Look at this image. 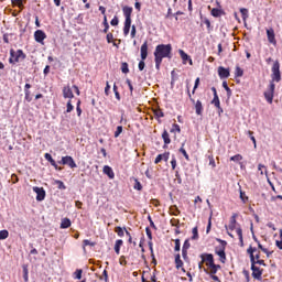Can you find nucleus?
<instances>
[{
	"label": "nucleus",
	"mask_w": 282,
	"mask_h": 282,
	"mask_svg": "<svg viewBox=\"0 0 282 282\" xmlns=\"http://www.w3.org/2000/svg\"><path fill=\"white\" fill-rule=\"evenodd\" d=\"M173 45L171 44H159L156 45L154 50V63H155V68L160 70V67L162 65V61L164 58H172L173 57Z\"/></svg>",
	"instance_id": "f257e3e1"
},
{
	"label": "nucleus",
	"mask_w": 282,
	"mask_h": 282,
	"mask_svg": "<svg viewBox=\"0 0 282 282\" xmlns=\"http://www.w3.org/2000/svg\"><path fill=\"white\" fill-rule=\"evenodd\" d=\"M237 217H239V215L232 214V216L230 217V220H229V225L225 226V228L227 230V235H229L231 237V239H235V236L231 232H232V230H236V232L238 235V239L240 241V246H241V248H243V229H241V227H237ZM228 230H230V231H228Z\"/></svg>",
	"instance_id": "f03ea898"
},
{
	"label": "nucleus",
	"mask_w": 282,
	"mask_h": 282,
	"mask_svg": "<svg viewBox=\"0 0 282 282\" xmlns=\"http://www.w3.org/2000/svg\"><path fill=\"white\" fill-rule=\"evenodd\" d=\"M247 252L250 257V261H251V276H253L256 279V281H263V269L257 267L254 263V252H257V248L254 247H249L247 249Z\"/></svg>",
	"instance_id": "7ed1b4c3"
},
{
	"label": "nucleus",
	"mask_w": 282,
	"mask_h": 282,
	"mask_svg": "<svg viewBox=\"0 0 282 282\" xmlns=\"http://www.w3.org/2000/svg\"><path fill=\"white\" fill-rule=\"evenodd\" d=\"M124 24H123V34L124 36H129V32H131V14H133V7L124 6L122 8Z\"/></svg>",
	"instance_id": "20e7f679"
},
{
	"label": "nucleus",
	"mask_w": 282,
	"mask_h": 282,
	"mask_svg": "<svg viewBox=\"0 0 282 282\" xmlns=\"http://www.w3.org/2000/svg\"><path fill=\"white\" fill-rule=\"evenodd\" d=\"M141 61L139 62V72H144V67H147V64L144 61H147V57L149 56V42H144L141 45Z\"/></svg>",
	"instance_id": "39448f33"
},
{
	"label": "nucleus",
	"mask_w": 282,
	"mask_h": 282,
	"mask_svg": "<svg viewBox=\"0 0 282 282\" xmlns=\"http://www.w3.org/2000/svg\"><path fill=\"white\" fill-rule=\"evenodd\" d=\"M19 61H25V53H23V50H18L15 52L14 48H11L9 63H11V65H14L19 63Z\"/></svg>",
	"instance_id": "423d86ee"
},
{
	"label": "nucleus",
	"mask_w": 282,
	"mask_h": 282,
	"mask_svg": "<svg viewBox=\"0 0 282 282\" xmlns=\"http://www.w3.org/2000/svg\"><path fill=\"white\" fill-rule=\"evenodd\" d=\"M271 72L272 80L270 83H281V64L279 63V61L273 63Z\"/></svg>",
	"instance_id": "0eeeda50"
},
{
	"label": "nucleus",
	"mask_w": 282,
	"mask_h": 282,
	"mask_svg": "<svg viewBox=\"0 0 282 282\" xmlns=\"http://www.w3.org/2000/svg\"><path fill=\"white\" fill-rule=\"evenodd\" d=\"M274 89H276V85L273 82H270L269 87L264 91V98L269 105H272L274 100Z\"/></svg>",
	"instance_id": "6e6552de"
},
{
	"label": "nucleus",
	"mask_w": 282,
	"mask_h": 282,
	"mask_svg": "<svg viewBox=\"0 0 282 282\" xmlns=\"http://www.w3.org/2000/svg\"><path fill=\"white\" fill-rule=\"evenodd\" d=\"M202 263H205L206 268H213L215 265V256L213 253H202Z\"/></svg>",
	"instance_id": "1a4fd4ad"
},
{
	"label": "nucleus",
	"mask_w": 282,
	"mask_h": 282,
	"mask_svg": "<svg viewBox=\"0 0 282 282\" xmlns=\"http://www.w3.org/2000/svg\"><path fill=\"white\" fill-rule=\"evenodd\" d=\"M187 96H188L191 102L194 104L196 116H202V113H204V106L202 105V100L195 101L193 99V96L191 95V90H187Z\"/></svg>",
	"instance_id": "9d476101"
},
{
	"label": "nucleus",
	"mask_w": 282,
	"mask_h": 282,
	"mask_svg": "<svg viewBox=\"0 0 282 282\" xmlns=\"http://www.w3.org/2000/svg\"><path fill=\"white\" fill-rule=\"evenodd\" d=\"M58 164H63L64 166H69V169H76V161L70 155L63 156Z\"/></svg>",
	"instance_id": "9b49d317"
},
{
	"label": "nucleus",
	"mask_w": 282,
	"mask_h": 282,
	"mask_svg": "<svg viewBox=\"0 0 282 282\" xmlns=\"http://www.w3.org/2000/svg\"><path fill=\"white\" fill-rule=\"evenodd\" d=\"M47 39V34H45V31L43 30H36L34 32V40L36 43H40L41 45H45L44 41Z\"/></svg>",
	"instance_id": "f8f14e48"
},
{
	"label": "nucleus",
	"mask_w": 282,
	"mask_h": 282,
	"mask_svg": "<svg viewBox=\"0 0 282 282\" xmlns=\"http://www.w3.org/2000/svg\"><path fill=\"white\" fill-rule=\"evenodd\" d=\"M174 263L176 270H182V272H186V269H184V261H182V256L180 253H176L174 257Z\"/></svg>",
	"instance_id": "ddd939ff"
},
{
	"label": "nucleus",
	"mask_w": 282,
	"mask_h": 282,
	"mask_svg": "<svg viewBox=\"0 0 282 282\" xmlns=\"http://www.w3.org/2000/svg\"><path fill=\"white\" fill-rule=\"evenodd\" d=\"M33 192L36 193V202H43L45 199V189L43 187H33Z\"/></svg>",
	"instance_id": "4468645a"
},
{
	"label": "nucleus",
	"mask_w": 282,
	"mask_h": 282,
	"mask_svg": "<svg viewBox=\"0 0 282 282\" xmlns=\"http://www.w3.org/2000/svg\"><path fill=\"white\" fill-rule=\"evenodd\" d=\"M204 272H206L207 274H209L210 279L215 282H221V280H219V276H217V272L215 268H208V269H204Z\"/></svg>",
	"instance_id": "2eb2a0df"
},
{
	"label": "nucleus",
	"mask_w": 282,
	"mask_h": 282,
	"mask_svg": "<svg viewBox=\"0 0 282 282\" xmlns=\"http://www.w3.org/2000/svg\"><path fill=\"white\" fill-rule=\"evenodd\" d=\"M219 246L215 247V254H218L219 252H226V246H228V242L221 239H217Z\"/></svg>",
	"instance_id": "dca6fc26"
},
{
	"label": "nucleus",
	"mask_w": 282,
	"mask_h": 282,
	"mask_svg": "<svg viewBox=\"0 0 282 282\" xmlns=\"http://www.w3.org/2000/svg\"><path fill=\"white\" fill-rule=\"evenodd\" d=\"M267 37L269 43H271V45H276V36L274 34V29L267 30Z\"/></svg>",
	"instance_id": "f3484780"
},
{
	"label": "nucleus",
	"mask_w": 282,
	"mask_h": 282,
	"mask_svg": "<svg viewBox=\"0 0 282 282\" xmlns=\"http://www.w3.org/2000/svg\"><path fill=\"white\" fill-rule=\"evenodd\" d=\"M30 89H32V85L25 84L24 85V100H26V102H32V93L30 91Z\"/></svg>",
	"instance_id": "a211bd4d"
},
{
	"label": "nucleus",
	"mask_w": 282,
	"mask_h": 282,
	"mask_svg": "<svg viewBox=\"0 0 282 282\" xmlns=\"http://www.w3.org/2000/svg\"><path fill=\"white\" fill-rule=\"evenodd\" d=\"M178 54L183 61V65H186V63H189V65H193V59L188 54H186V52H184V50H180Z\"/></svg>",
	"instance_id": "6ab92c4d"
},
{
	"label": "nucleus",
	"mask_w": 282,
	"mask_h": 282,
	"mask_svg": "<svg viewBox=\"0 0 282 282\" xmlns=\"http://www.w3.org/2000/svg\"><path fill=\"white\" fill-rule=\"evenodd\" d=\"M63 98H68L72 100L74 98V91H72V87L69 85L63 87Z\"/></svg>",
	"instance_id": "aec40b11"
},
{
	"label": "nucleus",
	"mask_w": 282,
	"mask_h": 282,
	"mask_svg": "<svg viewBox=\"0 0 282 282\" xmlns=\"http://www.w3.org/2000/svg\"><path fill=\"white\" fill-rule=\"evenodd\" d=\"M218 76L219 78H229L230 77V68H225L224 66L218 67Z\"/></svg>",
	"instance_id": "412c9836"
},
{
	"label": "nucleus",
	"mask_w": 282,
	"mask_h": 282,
	"mask_svg": "<svg viewBox=\"0 0 282 282\" xmlns=\"http://www.w3.org/2000/svg\"><path fill=\"white\" fill-rule=\"evenodd\" d=\"M171 156V152H164L163 154H159L155 160L154 164H160V162H169V158Z\"/></svg>",
	"instance_id": "4be33fe9"
},
{
	"label": "nucleus",
	"mask_w": 282,
	"mask_h": 282,
	"mask_svg": "<svg viewBox=\"0 0 282 282\" xmlns=\"http://www.w3.org/2000/svg\"><path fill=\"white\" fill-rule=\"evenodd\" d=\"M104 174L109 177V180H113L116 177V173H113V169L109 165L104 166Z\"/></svg>",
	"instance_id": "5701e85b"
},
{
	"label": "nucleus",
	"mask_w": 282,
	"mask_h": 282,
	"mask_svg": "<svg viewBox=\"0 0 282 282\" xmlns=\"http://www.w3.org/2000/svg\"><path fill=\"white\" fill-rule=\"evenodd\" d=\"M72 226V220L69 218H63L59 228L67 229Z\"/></svg>",
	"instance_id": "b1692460"
},
{
	"label": "nucleus",
	"mask_w": 282,
	"mask_h": 282,
	"mask_svg": "<svg viewBox=\"0 0 282 282\" xmlns=\"http://www.w3.org/2000/svg\"><path fill=\"white\" fill-rule=\"evenodd\" d=\"M162 139L164 141V145L171 144V135L169 134V131L164 130L162 133Z\"/></svg>",
	"instance_id": "393cba45"
},
{
	"label": "nucleus",
	"mask_w": 282,
	"mask_h": 282,
	"mask_svg": "<svg viewBox=\"0 0 282 282\" xmlns=\"http://www.w3.org/2000/svg\"><path fill=\"white\" fill-rule=\"evenodd\" d=\"M124 243V241H122V239H118L115 242V252L116 254H120V248H122V245Z\"/></svg>",
	"instance_id": "a878e982"
},
{
	"label": "nucleus",
	"mask_w": 282,
	"mask_h": 282,
	"mask_svg": "<svg viewBox=\"0 0 282 282\" xmlns=\"http://www.w3.org/2000/svg\"><path fill=\"white\" fill-rule=\"evenodd\" d=\"M73 279H75V281H80V279H83V269H77L73 273Z\"/></svg>",
	"instance_id": "bb28decb"
},
{
	"label": "nucleus",
	"mask_w": 282,
	"mask_h": 282,
	"mask_svg": "<svg viewBox=\"0 0 282 282\" xmlns=\"http://www.w3.org/2000/svg\"><path fill=\"white\" fill-rule=\"evenodd\" d=\"M221 14H224V10L218 9V8L212 9V17H215L217 19V18L221 17Z\"/></svg>",
	"instance_id": "cd10ccee"
},
{
	"label": "nucleus",
	"mask_w": 282,
	"mask_h": 282,
	"mask_svg": "<svg viewBox=\"0 0 282 282\" xmlns=\"http://www.w3.org/2000/svg\"><path fill=\"white\" fill-rule=\"evenodd\" d=\"M127 231V228L126 227H116L115 228V232L118 235V237H124V232Z\"/></svg>",
	"instance_id": "c85d7f7f"
},
{
	"label": "nucleus",
	"mask_w": 282,
	"mask_h": 282,
	"mask_svg": "<svg viewBox=\"0 0 282 282\" xmlns=\"http://www.w3.org/2000/svg\"><path fill=\"white\" fill-rule=\"evenodd\" d=\"M24 282L30 281L28 264L22 265Z\"/></svg>",
	"instance_id": "c756f323"
},
{
	"label": "nucleus",
	"mask_w": 282,
	"mask_h": 282,
	"mask_svg": "<svg viewBox=\"0 0 282 282\" xmlns=\"http://www.w3.org/2000/svg\"><path fill=\"white\" fill-rule=\"evenodd\" d=\"M178 151H180V153H182V155H184V158L187 162L191 161V156H188V153L186 152V149H184V143H182V147L180 148Z\"/></svg>",
	"instance_id": "7c9ffc66"
},
{
	"label": "nucleus",
	"mask_w": 282,
	"mask_h": 282,
	"mask_svg": "<svg viewBox=\"0 0 282 282\" xmlns=\"http://www.w3.org/2000/svg\"><path fill=\"white\" fill-rule=\"evenodd\" d=\"M239 193H240V199H241L242 204H248V196L246 195V192H243V189H241V187L239 188Z\"/></svg>",
	"instance_id": "2f4dec72"
},
{
	"label": "nucleus",
	"mask_w": 282,
	"mask_h": 282,
	"mask_svg": "<svg viewBox=\"0 0 282 282\" xmlns=\"http://www.w3.org/2000/svg\"><path fill=\"white\" fill-rule=\"evenodd\" d=\"M212 105H214V107L219 108L221 106V102L219 101V95L214 96L213 100H212Z\"/></svg>",
	"instance_id": "473e14b6"
},
{
	"label": "nucleus",
	"mask_w": 282,
	"mask_h": 282,
	"mask_svg": "<svg viewBox=\"0 0 282 282\" xmlns=\"http://www.w3.org/2000/svg\"><path fill=\"white\" fill-rule=\"evenodd\" d=\"M223 87L227 93V97L230 98V96H232V90L230 89V87L228 86V82H223Z\"/></svg>",
	"instance_id": "72a5a7b5"
},
{
	"label": "nucleus",
	"mask_w": 282,
	"mask_h": 282,
	"mask_svg": "<svg viewBox=\"0 0 282 282\" xmlns=\"http://www.w3.org/2000/svg\"><path fill=\"white\" fill-rule=\"evenodd\" d=\"M216 254H217V257H219L220 263H226V260H227V258H226V251H219V252L216 253Z\"/></svg>",
	"instance_id": "f704fd0d"
},
{
	"label": "nucleus",
	"mask_w": 282,
	"mask_h": 282,
	"mask_svg": "<svg viewBox=\"0 0 282 282\" xmlns=\"http://www.w3.org/2000/svg\"><path fill=\"white\" fill-rule=\"evenodd\" d=\"M102 25H104V34H107V32H109V22L107 21V15L104 17V22H102Z\"/></svg>",
	"instance_id": "c9c22d12"
},
{
	"label": "nucleus",
	"mask_w": 282,
	"mask_h": 282,
	"mask_svg": "<svg viewBox=\"0 0 282 282\" xmlns=\"http://www.w3.org/2000/svg\"><path fill=\"white\" fill-rule=\"evenodd\" d=\"M171 133H182V129L180 128V124L173 123L172 129L170 130Z\"/></svg>",
	"instance_id": "e433bc0d"
},
{
	"label": "nucleus",
	"mask_w": 282,
	"mask_h": 282,
	"mask_svg": "<svg viewBox=\"0 0 282 282\" xmlns=\"http://www.w3.org/2000/svg\"><path fill=\"white\" fill-rule=\"evenodd\" d=\"M241 76H243V69H241V67H239V66H236L235 77L236 78H241Z\"/></svg>",
	"instance_id": "4c0bfd02"
},
{
	"label": "nucleus",
	"mask_w": 282,
	"mask_h": 282,
	"mask_svg": "<svg viewBox=\"0 0 282 282\" xmlns=\"http://www.w3.org/2000/svg\"><path fill=\"white\" fill-rule=\"evenodd\" d=\"M74 111V105H72V99H68L66 104V113H72Z\"/></svg>",
	"instance_id": "58836bf2"
},
{
	"label": "nucleus",
	"mask_w": 282,
	"mask_h": 282,
	"mask_svg": "<svg viewBox=\"0 0 282 282\" xmlns=\"http://www.w3.org/2000/svg\"><path fill=\"white\" fill-rule=\"evenodd\" d=\"M192 239L195 241V240H197V239H199V232H198V229H197V227H194L193 229H192Z\"/></svg>",
	"instance_id": "ea45409f"
},
{
	"label": "nucleus",
	"mask_w": 282,
	"mask_h": 282,
	"mask_svg": "<svg viewBox=\"0 0 282 282\" xmlns=\"http://www.w3.org/2000/svg\"><path fill=\"white\" fill-rule=\"evenodd\" d=\"M174 243H175V246H174V252H180V250H181V248H182V243H181L180 239H178V238L175 239V240H174Z\"/></svg>",
	"instance_id": "a19ab883"
},
{
	"label": "nucleus",
	"mask_w": 282,
	"mask_h": 282,
	"mask_svg": "<svg viewBox=\"0 0 282 282\" xmlns=\"http://www.w3.org/2000/svg\"><path fill=\"white\" fill-rule=\"evenodd\" d=\"M134 191H142V183L138 178H134V185H133Z\"/></svg>",
	"instance_id": "79ce46f5"
},
{
	"label": "nucleus",
	"mask_w": 282,
	"mask_h": 282,
	"mask_svg": "<svg viewBox=\"0 0 282 282\" xmlns=\"http://www.w3.org/2000/svg\"><path fill=\"white\" fill-rule=\"evenodd\" d=\"M203 23L206 24V28H207V32H210L213 30V25L210 24V20H208V18H205L203 20Z\"/></svg>",
	"instance_id": "37998d69"
},
{
	"label": "nucleus",
	"mask_w": 282,
	"mask_h": 282,
	"mask_svg": "<svg viewBox=\"0 0 282 282\" xmlns=\"http://www.w3.org/2000/svg\"><path fill=\"white\" fill-rule=\"evenodd\" d=\"M241 160H243V156L241 154H236L230 158L231 162H241Z\"/></svg>",
	"instance_id": "c03bdc74"
},
{
	"label": "nucleus",
	"mask_w": 282,
	"mask_h": 282,
	"mask_svg": "<svg viewBox=\"0 0 282 282\" xmlns=\"http://www.w3.org/2000/svg\"><path fill=\"white\" fill-rule=\"evenodd\" d=\"M253 133L254 132H252L250 130L248 131V135H249L250 140L253 142V147H254V149H257V139L254 138Z\"/></svg>",
	"instance_id": "a18cd8bd"
},
{
	"label": "nucleus",
	"mask_w": 282,
	"mask_h": 282,
	"mask_svg": "<svg viewBox=\"0 0 282 282\" xmlns=\"http://www.w3.org/2000/svg\"><path fill=\"white\" fill-rule=\"evenodd\" d=\"M275 246L279 250H282V229H280V240L275 241Z\"/></svg>",
	"instance_id": "49530a36"
},
{
	"label": "nucleus",
	"mask_w": 282,
	"mask_h": 282,
	"mask_svg": "<svg viewBox=\"0 0 282 282\" xmlns=\"http://www.w3.org/2000/svg\"><path fill=\"white\" fill-rule=\"evenodd\" d=\"M121 72H122V74H129V64L122 63L121 64Z\"/></svg>",
	"instance_id": "de8ad7c7"
},
{
	"label": "nucleus",
	"mask_w": 282,
	"mask_h": 282,
	"mask_svg": "<svg viewBox=\"0 0 282 282\" xmlns=\"http://www.w3.org/2000/svg\"><path fill=\"white\" fill-rule=\"evenodd\" d=\"M207 158L209 160V166H212V169H215V166H217V164L215 163V156L210 154Z\"/></svg>",
	"instance_id": "09e8293b"
},
{
	"label": "nucleus",
	"mask_w": 282,
	"mask_h": 282,
	"mask_svg": "<svg viewBox=\"0 0 282 282\" xmlns=\"http://www.w3.org/2000/svg\"><path fill=\"white\" fill-rule=\"evenodd\" d=\"M240 14L242 15L243 21H246L248 19V9H240Z\"/></svg>",
	"instance_id": "8fccbe9b"
},
{
	"label": "nucleus",
	"mask_w": 282,
	"mask_h": 282,
	"mask_svg": "<svg viewBox=\"0 0 282 282\" xmlns=\"http://www.w3.org/2000/svg\"><path fill=\"white\" fill-rule=\"evenodd\" d=\"M55 184H57V187L59 188V191H65V188H67V186H65V183H63V181H55Z\"/></svg>",
	"instance_id": "3c124183"
},
{
	"label": "nucleus",
	"mask_w": 282,
	"mask_h": 282,
	"mask_svg": "<svg viewBox=\"0 0 282 282\" xmlns=\"http://www.w3.org/2000/svg\"><path fill=\"white\" fill-rule=\"evenodd\" d=\"M9 235L10 234L8 232V230H1L0 231V240L8 239Z\"/></svg>",
	"instance_id": "603ef678"
},
{
	"label": "nucleus",
	"mask_w": 282,
	"mask_h": 282,
	"mask_svg": "<svg viewBox=\"0 0 282 282\" xmlns=\"http://www.w3.org/2000/svg\"><path fill=\"white\" fill-rule=\"evenodd\" d=\"M170 224H171V226H173L174 228H178V226H180V219L172 218V219L170 220Z\"/></svg>",
	"instance_id": "864d4df0"
},
{
	"label": "nucleus",
	"mask_w": 282,
	"mask_h": 282,
	"mask_svg": "<svg viewBox=\"0 0 282 282\" xmlns=\"http://www.w3.org/2000/svg\"><path fill=\"white\" fill-rule=\"evenodd\" d=\"M122 126H118L115 131V138H120V134L122 133Z\"/></svg>",
	"instance_id": "5fc2aeb1"
},
{
	"label": "nucleus",
	"mask_w": 282,
	"mask_h": 282,
	"mask_svg": "<svg viewBox=\"0 0 282 282\" xmlns=\"http://www.w3.org/2000/svg\"><path fill=\"white\" fill-rule=\"evenodd\" d=\"M182 257L184 261H188V249L182 248Z\"/></svg>",
	"instance_id": "6e6d98bb"
},
{
	"label": "nucleus",
	"mask_w": 282,
	"mask_h": 282,
	"mask_svg": "<svg viewBox=\"0 0 282 282\" xmlns=\"http://www.w3.org/2000/svg\"><path fill=\"white\" fill-rule=\"evenodd\" d=\"M154 116H156V118H164V112L162 109H156L154 110Z\"/></svg>",
	"instance_id": "4d7b16f0"
},
{
	"label": "nucleus",
	"mask_w": 282,
	"mask_h": 282,
	"mask_svg": "<svg viewBox=\"0 0 282 282\" xmlns=\"http://www.w3.org/2000/svg\"><path fill=\"white\" fill-rule=\"evenodd\" d=\"M44 158H45V160H47V162H50V164L55 162L54 159L52 158V154H50V153H45Z\"/></svg>",
	"instance_id": "13d9d810"
},
{
	"label": "nucleus",
	"mask_w": 282,
	"mask_h": 282,
	"mask_svg": "<svg viewBox=\"0 0 282 282\" xmlns=\"http://www.w3.org/2000/svg\"><path fill=\"white\" fill-rule=\"evenodd\" d=\"M106 40L107 43H113V33H107Z\"/></svg>",
	"instance_id": "bf43d9fd"
},
{
	"label": "nucleus",
	"mask_w": 282,
	"mask_h": 282,
	"mask_svg": "<svg viewBox=\"0 0 282 282\" xmlns=\"http://www.w3.org/2000/svg\"><path fill=\"white\" fill-rule=\"evenodd\" d=\"M120 23V20H118V17H113V19L110 21V25L116 26Z\"/></svg>",
	"instance_id": "052dcab7"
},
{
	"label": "nucleus",
	"mask_w": 282,
	"mask_h": 282,
	"mask_svg": "<svg viewBox=\"0 0 282 282\" xmlns=\"http://www.w3.org/2000/svg\"><path fill=\"white\" fill-rule=\"evenodd\" d=\"M197 87H199V77L195 79L194 88L192 90V94H195L197 91Z\"/></svg>",
	"instance_id": "680f3d73"
},
{
	"label": "nucleus",
	"mask_w": 282,
	"mask_h": 282,
	"mask_svg": "<svg viewBox=\"0 0 282 282\" xmlns=\"http://www.w3.org/2000/svg\"><path fill=\"white\" fill-rule=\"evenodd\" d=\"M182 248L185 249V250H188V249L191 248V241H189L188 239H186V240L184 241Z\"/></svg>",
	"instance_id": "e2e57ef3"
},
{
	"label": "nucleus",
	"mask_w": 282,
	"mask_h": 282,
	"mask_svg": "<svg viewBox=\"0 0 282 282\" xmlns=\"http://www.w3.org/2000/svg\"><path fill=\"white\" fill-rule=\"evenodd\" d=\"M119 263H120V265H127V258L124 256H121L119 258Z\"/></svg>",
	"instance_id": "0e129e2a"
},
{
	"label": "nucleus",
	"mask_w": 282,
	"mask_h": 282,
	"mask_svg": "<svg viewBox=\"0 0 282 282\" xmlns=\"http://www.w3.org/2000/svg\"><path fill=\"white\" fill-rule=\"evenodd\" d=\"M171 210H173L172 215H174L175 217H177V215H180V209L176 206L172 207Z\"/></svg>",
	"instance_id": "69168bd1"
},
{
	"label": "nucleus",
	"mask_w": 282,
	"mask_h": 282,
	"mask_svg": "<svg viewBox=\"0 0 282 282\" xmlns=\"http://www.w3.org/2000/svg\"><path fill=\"white\" fill-rule=\"evenodd\" d=\"M11 182H12V184H17L19 182V176H17V174H12Z\"/></svg>",
	"instance_id": "338daca9"
},
{
	"label": "nucleus",
	"mask_w": 282,
	"mask_h": 282,
	"mask_svg": "<svg viewBox=\"0 0 282 282\" xmlns=\"http://www.w3.org/2000/svg\"><path fill=\"white\" fill-rule=\"evenodd\" d=\"M83 243H84V246H91V247L96 246V242H91V241H89L87 239L84 240Z\"/></svg>",
	"instance_id": "774afa93"
}]
</instances>
